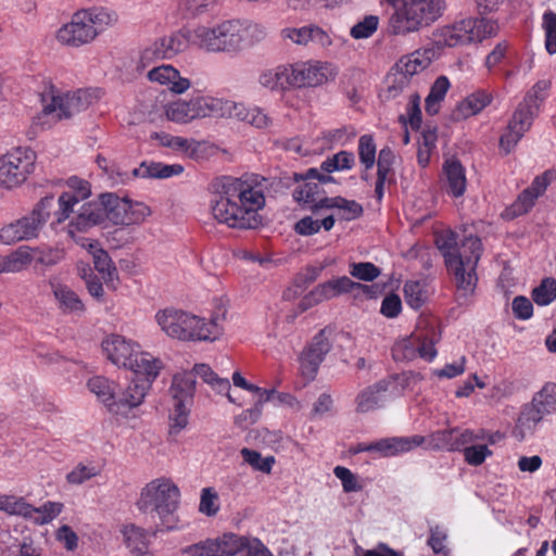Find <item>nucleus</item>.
I'll list each match as a JSON object with an SVG mask.
<instances>
[{
  "mask_svg": "<svg viewBox=\"0 0 556 556\" xmlns=\"http://www.w3.org/2000/svg\"><path fill=\"white\" fill-rule=\"evenodd\" d=\"M266 182V178L256 174L225 177L218 198L211 204L213 217L230 228H257L261 224L258 211L265 206Z\"/></svg>",
  "mask_w": 556,
  "mask_h": 556,
  "instance_id": "1",
  "label": "nucleus"
},
{
  "mask_svg": "<svg viewBox=\"0 0 556 556\" xmlns=\"http://www.w3.org/2000/svg\"><path fill=\"white\" fill-rule=\"evenodd\" d=\"M437 247L444 257L447 271L454 276L458 291L471 294L477 286V265L482 254V242L478 237L469 236L457 244L452 231L438 236Z\"/></svg>",
  "mask_w": 556,
  "mask_h": 556,
  "instance_id": "2",
  "label": "nucleus"
},
{
  "mask_svg": "<svg viewBox=\"0 0 556 556\" xmlns=\"http://www.w3.org/2000/svg\"><path fill=\"white\" fill-rule=\"evenodd\" d=\"M155 321L169 338L184 342L214 341L223 333L225 312L210 319L191 312L167 307L156 312Z\"/></svg>",
  "mask_w": 556,
  "mask_h": 556,
  "instance_id": "3",
  "label": "nucleus"
},
{
  "mask_svg": "<svg viewBox=\"0 0 556 556\" xmlns=\"http://www.w3.org/2000/svg\"><path fill=\"white\" fill-rule=\"evenodd\" d=\"M393 8L389 20L391 34L405 36L435 22L443 13L441 0H387Z\"/></svg>",
  "mask_w": 556,
  "mask_h": 556,
  "instance_id": "4",
  "label": "nucleus"
},
{
  "mask_svg": "<svg viewBox=\"0 0 556 556\" xmlns=\"http://www.w3.org/2000/svg\"><path fill=\"white\" fill-rule=\"evenodd\" d=\"M115 21L116 15L104 8L79 10L60 27L56 39L62 45L78 48L93 41Z\"/></svg>",
  "mask_w": 556,
  "mask_h": 556,
  "instance_id": "5",
  "label": "nucleus"
},
{
  "mask_svg": "<svg viewBox=\"0 0 556 556\" xmlns=\"http://www.w3.org/2000/svg\"><path fill=\"white\" fill-rule=\"evenodd\" d=\"M251 29L263 34L257 25L238 20L224 21L213 27L199 25L192 28L193 46L207 52H236Z\"/></svg>",
  "mask_w": 556,
  "mask_h": 556,
  "instance_id": "6",
  "label": "nucleus"
},
{
  "mask_svg": "<svg viewBox=\"0 0 556 556\" xmlns=\"http://www.w3.org/2000/svg\"><path fill=\"white\" fill-rule=\"evenodd\" d=\"M102 349L113 364L130 369L135 376L157 377L162 368L159 358L140 351L139 344L119 334H112L103 340Z\"/></svg>",
  "mask_w": 556,
  "mask_h": 556,
  "instance_id": "7",
  "label": "nucleus"
},
{
  "mask_svg": "<svg viewBox=\"0 0 556 556\" xmlns=\"http://www.w3.org/2000/svg\"><path fill=\"white\" fill-rule=\"evenodd\" d=\"M549 87L551 83L548 80L542 79L536 81L518 104L505 132L500 138V148L506 154L515 149L523 135L531 128L539 106L545 100Z\"/></svg>",
  "mask_w": 556,
  "mask_h": 556,
  "instance_id": "8",
  "label": "nucleus"
},
{
  "mask_svg": "<svg viewBox=\"0 0 556 556\" xmlns=\"http://www.w3.org/2000/svg\"><path fill=\"white\" fill-rule=\"evenodd\" d=\"M180 491L169 479L160 478L149 482L140 493L138 509L143 514L155 513L162 526L172 529L174 513L178 508Z\"/></svg>",
  "mask_w": 556,
  "mask_h": 556,
  "instance_id": "9",
  "label": "nucleus"
},
{
  "mask_svg": "<svg viewBox=\"0 0 556 556\" xmlns=\"http://www.w3.org/2000/svg\"><path fill=\"white\" fill-rule=\"evenodd\" d=\"M556 413V383L548 381L533 394L531 401L521 407L515 435L525 439L533 434L538 426L548 416Z\"/></svg>",
  "mask_w": 556,
  "mask_h": 556,
  "instance_id": "10",
  "label": "nucleus"
},
{
  "mask_svg": "<svg viewBox=\"0 0 556 556\" xmlns=\"http://www.w3.org/2000/svg\"><path fill=\"white\" fill-rule=\"evenodd\" d=\"M498 25L495 21L484 17L465 18L452 25L442 27L435 34V42L439 46L457 47L495 36Z\"/></svg>",
  "mask_w": 556,
  "mask_h": 556,
  "instance_id": "11",
  "label": "nucleus"
},
{
  "mask_svg": "<svg viewBox=\"0 0 556 556\" xmlns=\"http://www.w3.org/2000/svg\"><path fill=\"white\" fill-rule=\"evenodd\" d=\"M89 92L84 89L63 93L50 85L40 93L41 113L52 121L70 118L89 106Z\"/></svg>",
  "mask_w": 556,
  "mask_h": 556,
  "instance_id": "12",
  "label": "nucleus"
},
{
  "mask_svg": "<svg viewBox=\"0 0 556 556\" xmlns=\"http://www.w3.org/2000/svg\"><path fill=\"white\" fill-rule=\"evenodd\" d=\"M36 153L30 149L16 148L0 157V186L12 190L22 186L34 173Z\"/></svg>",
  "mask_w": 556,
  "mask_h": 556,
  "instance_id": "13",
  "label": "nucleus"
},
{
  "mask_svg": "<svg viewBox=\"0 0 556 556\" xmlns=\"http://www.w3.org/2000/svg\"><path fill=\"white\" fill-rule=\"evenodd\" d=\"M189 45L193 46L192 28H184L164 36L141 51L137 71L142 72L157 60L173 59L187 50Z\"/></svg>",
  "mask_w": 556,
  "mask_h": 556,
  "instance_id": "14",
  "label": "nucleus"
},
{
  "mask_svg": "<svg viewBox=\"0 0 556 556\" xmlns=\"http://www.w3.org/2000/svg\"><path fill=\"white\" fill-rule=\"evenodd\" d=\"M222 99L198 96L190 100H177L169 103L165 110L169 121L178 124H187L197 118L214 116L222 109Z\"/></svg>",
  "mask_w": 556,
  "mask_h": 556,
  "instance_id": "15",
  "label": "nucleus"
},
{
  "mask_svg": "<svg viewBox=\"0 0 556 556\" xmlns=\"http://www.w3.org/2000/svg\"><path fill=\"white\" fill-rule=\"evenodd\" d=\"M338 72L331 63L316 60L299 61L290 64L291 88H315L334 80Z\"/></svg>",
  "mask_w": 556,
  "mask_h": 556,
  "instance_id": "16",
  "label": "nucleus"
},
{
  "mask_svg": "<svg viewBox=\"0 0 556 556\" xmlns=\"http://www.w3.org/2000/svg\"><path fill=\"white\" fill-rule=\"evenodd\" d=\"M354 290H361L364 294L370 298L376 294L374 286L362 285L359 282L353 281L346 276H342L315 287L301 300L300 307L302 311H306L307 308L324 301L330 300L343 293L353 292Z\"/></svg>",
  "mask_w": 556,
  "mask_h": 556,
  "instance_id": "17",
  "label": "nucleus"
},
{
  "mask_svg": "<svg viewBox=\"0 0 556 556\" xmlns=\"http://www.w3.org/2000/svg\"><path fill=\"white\" fill-rule=\"evenodd\" d=\"M195 381L191 375L175 376L170 392L174 403V410L169 416L170 433H179L188 425L189 409L192 403Z\"/></svg>",
  "mask_w": 556,
  "mask_h": 556,
  "instance_id": "18",
  "label": "nucleus"
},
{
  "mask_svg": "<svg viewBox=\"0 0 556 556\" xmlns=\"http://www.w3.org/2000/svg\"><path fill=\"white\" fill-rule=\"evenodd\" d=\"M155 378L150 375H138L125 389L116 390L115 401L111 403V413L126 416L132 408L141 405Z\"/></svg>",
  "mask_w": 556,
  "mask_h": 556,
  "instance_id": "19",
  "label": "nucleus"
},
{
  "mask_svg": "<svg viewBox=\"0 0 556 556\" xmlns=\"http://www.w3.org/2000/svg\"><path fill=\"white\" fill-rule=\"evenodd\" d=\"M555 180V168L546 169L536 176L531 185L518 194L514 203L506 210V214L515 218L530 212L536 200L545 193L547 187Z\"/></svg>",
  "mask_w": 556,
  "mask_h": 556,
  "instance_id": "20",
  "label": "nucleus"
},
{
  "mask_svg": "<svg viewBox=\"0 0 556 556\" xmlns=\"http://www.w3.org/2000/svg\"><path fill=\"white\" fill-rule=\"evenodd\" d=\"M304 181L299 185L293 191V198L296 202L307 205L313 212L320 208H326L321 205L326 197L323 184L331 180L330 176L321 175L316 168H309L305 176Z\"/></svg>",
  "mask_w": 556,
  "mask_h": 556,
  "instance_id": "21",
  "label": "nucleus"
},
{
  "mask_svg": "<svg viewBox=\"0 0 556 556\" xmlns=\"http://www.w3.org/2000/svg\"><path fill=\"white\" fill-rule=\"evenodd\" d=\"M330 350L331 343L326 336V329H323L313 337L299 357L301 375L309 381L314 380Z\"/></svg>",
  "mask_w": 556,
  "mask_h": 556,
  "instance_id": "22",
  "label": "nucleus"
},
{
  "mask_svg": "<svg viewBox=\"0 0 556 556\" xmlns=\"http://www.w3.org/2000/svg\"><path fill=\"white\" fill-rule=\"evenodd\" d=\"M425 442L422 435L413 437H393L380 439L371 443H358L352 447L354 454L363 452H378L384 457L395 456L401 453H406L415 447L421 445Z\"/></svg>",
  "mask_w": 556,
  "mask_h": 556,
  "instance_id": "23",
  "label": "nucleus"
},
{
  "mask_svg": "<svg viewBox=\"0 0 556 556\" xmlns=\"http://www.w3.org/2000/svg\"><path fill=\"white\" fill-rule=\"evenodd\" d=\"M42 227V219L24 216L13 223L4 225L0 229V242L3 244H14L18 241L36 238Z\"/></svg>",
  "mask_w": 556,
  "mask_h": 556,
  "instance_id": "24",
  "label": "nucleus"
},
{
  "mask_svg": "<svg viewBox=\"0 0 556 556\" xmlns=\"http://www.w3.org/2000/svg\"><path fill=\"white\" fill-rule=\"evenodd\" d=\"M67 185L71 190L63 192L58 201L59 211L56 212V220L59 223L68 218L74 206L87 199L91 193L89 182L76 176L71 177L67 180Z\"/></svg>",
  "mask_w": 556,
  "mask_h": 556,
  "instance_id": "25",
  "label": "nucleus"
},
{
  "mask_svg": "<svg viewBox=\"0 0 556 556\" xmlns=\"http://www.w3.org/2000/svg\"><path fill=\"white\" fill-rule=\"evenodd\" d=\"M147 77L151 83L164 86L176 94L186 92L191 86L190 80L181 77L179 71L169 64L153 67L148 72Z\"/></svg>",
  "mask_w": 556,
  "mask_h": 556,
  "instance_id": "26",
  "label": "nucleus"
},
{
  "mask_svg": "<svg viewBox=\"0 0 556 556\" xmlns=\"http://www.w3.org/2000/svg\"><path fill=\"white\" fill-rule=\"evenodd\" d=\"M393 384H395V378L391 377L379 380L361 391L355 399L357 413L365 414L379 408L384 401V394Z\"/></svg>",
  "mask_w": 556,
  "mask_h": 556,
  "instance_id": "27",
  "label": "nucleus"
},
{
  "mask_svg": "<svg viewBox=\"0 0 556 556\" xmlns=\"http://www.w3.org/2000/svg\"><path fill=\"white\" fill-rule=\"evenodd\" d=\"M105 207L100 199L99 202H88L81 205L76 217L68 225V233L87 231L89 228L105 220Z\"/></svg>",
  "mask_w": 556,
  "mask_h": 556,
  "instance_id": "28",
  "label": "nucleus"
},
{
  "mask_svg": "<svg viewBox=\"0 0 556 556\" xmlns=\"http://www.w3.org/2000/svg\"><path fill=\"white\" fill-rule=\"evenodd\" d=\"M493 100L492 93L478 89L468 94L455 108L453 115L456 119H465L482 112Z\"/></svg>",
  "mask_w": 556,
  "mask_h": 556,
  "instance_id": "29",
  "label": "nucleus"
},
{
  "mask_svg": "<svg viewBox=\"0 0 556 556\" xmlns=\"http://www.w3.org/2000/svg\"><path fill=\"white\" fill-rule=\"evenodd\" d=\"M446 191L454 198L464 195L467 188L466 169L457 159H447L443 164Z\"/></svg>",
  "mask_w": 556,
  "mask_h": 556,
  "instance_id": "30",
  "label": "nucleus"
},
{
  "mask_svg": "<svg viewBox=\"0 0 556 556\" xmlns=\"http://www.w3.org/2000/svg\"><path fill=\"white\" fill-rule=\"evenodd\" d=\"M258 83L271 91H289L291 88L290 64H280L263 71Z\"/></svg>",
  "mask_w": 556,
  "mask_h": 556,
  "instance_id": "31",
  "label": "nucleus"
},
{
  "mask_svg": "<svg viewBox=\"0 0 556 556\" xmlns=\"http://www.w3.org/2000/svg\"><path fill=\"white\" fill-rule=\"evenodd\" d=\"M58 307L64 314L83 313L85 305L78 294L68 286L59 282H50Z\"/></svg>",
  "mask_w": 556,
  "mask_h": 556,
  "instance_id": "32",
  "label": "nucleus"
},
{
  "mask_svg": "<svg viewBox=\"0 0 556 556\" xmlns=\"http://www.w3.org/2000/svg\"><path fill=\"white\" fill-rule=\"evenodd\" d=\"M88 252L92 255L94 268L104 282H112L117 275V270L109 253L100 247L97 240L88 241Z\"/></svg>",
  "mask_w": 556,
  "mask_h": 556,
  "instance_id": "33",
  "label": "nucleus"
},
{
  "mask_svg": "<svg viewBox=\"0 0 556 556\" xmlns=\"http://www.w3.org/2000/svg\"><path fill=\"white\" fill-rule=\"evenodd\" d=\"M431 63V59L427 55V51L421 52L419 50L402 56L393 66L400 73H403L410 81L413 77L424 70H426Z\"/></svg>",
  "mask_w": 556,
  "mask_h": 556,
  "instance_id": "34",
  "label": "nucleus"
},
{
  "mask_svg": "<svg viewBox=\"0 0 556 556\" xmlns=\"http://www.w3.org/2000/svg\"><path fill=\"white\" fill-rule=\"evenodd\" d=\"M100 199L105 207V218L114 225H124L130 200L118 198L113 193L101 194Z\"/></svg>",
  "mask_w": 556,
  "mask_h": 556,
  "instance_id": "35",
  "label": "nucleus"
},
{
  "mask_svg": "<svg viewBox=\"0 0 556 556\" xmlns=\"http://www.w3.org/2000/svg\"><path fill=\"white\" fill-rule=\"evenodd\" d=\"M184 172V167L179 164H163V163H142L140 167L131 170L132 178L136 177H151V178H169L178 176Z\"/></svg>",
  "mask_w": 556,
  "mask_h": 556,
  "instance_id": "36",
  "label": "nucleus"
},
{
  "mask_svg": "<svg viewBox=\"0 0 556 556\" xmlns=\"http://www.w3.org/2000/svg\"><path fill=\"white\" fill-rule=\"evenodd\" d=\"M451 88L450 79L441 75L439 76L430 87V91L425 100V110L429 115H435L441 109V104L444 101L447 91Z\"/></svg>",
  "mask_w": 556,
  "mask_h": 556,
  "instance_id": "37",
  "label": "nucleus"
},
{
  "mask_svg": "<svg viewBox=\"0 0 556 556\" xmlns=\"http://www.w3.org/2000/svg\"><path fill=\"white\" fill-rule=\"evenodd\" d=\"M87 387L111 413V403L115 401L116 384L105 377L96 376L88 380Z\"/></svg>",
  "mask_w": 556,
  "mask_h": 556,
  "instance_id": "38",
  "label": "nucleus"
},
{
  "mask_svg": "<svg viewBox=\"0 0 556 556\" xmlns=\"http://www.w3.org/2000/svg\"><path fill=\"white\" fill-rule=\"evenodd\" d=\"M64 505L60 502L48 501L40 507H34L30 504V510L25 519L30 520L35 525H47L55 519L63 510Z\"/></svg>",
  "mask_w": 556,
  "mask_h": 556,
  "instance_id": "39",
  "label": "nucleus"
},
{
  "mask_svg": "<svg viewBox=\"0 0 556 556\" xmlns=\"http://www.w3.org/2000/svg\"><path fill=\"white\" fill-rule=\"evenodd\" d=\"M321 205L326 206V208L340 210L342 212L341 218L348 222L361 217L364 213L363 206L358 202L342 197L325 199Z\"/></svg>",
  "mask_w": 556,
  "mask_h": 556,
  "instance_id": "40",
  "label": "nucleus"
},
{
  "mask_svg": "<svg viewBox=\"0 0 556 556\" xmlns=\"http://www.w3.org/2000/svg\"><path fill=\"white\" fill-rule=\"evenodd\" d=\"M124 538L127 547L139 555H143L148 551L149 535L148 532L135 525H128L124 528Z\"/></svg>",
  "mask_w": 556,
  "mask_h": 556,
  "instance_id": "41",
  "label": "nucleus"
},
{
  "mask_svg": "<svg viewBox=\"0 0 556 556\" xmlns=\"http://www.w3.org/2000/svg\"><path fill=\"white\" fill-rule=\"evenodd\" d=\"M403 291L407 305L414 309L420 308L428 300V288L425 281L407 280Z\"/></svg>",
  "mask_w": 556,
  "mask_h": 556,
  "instance_id": "42",
  "label": "nucleus"
},
{
  "mask_svg": "<svg viewBox=\"0 0 556 556\" xmlns=\"http://www.w3.org/2000/svg\"><path fill=\"white\" fill-rule=\"evenodd\" d=\"M33 262V255L28 247H20L11 254L2 258L1 269L5 273H20Z\"/></svg>",
  "mask_w": 556,
  "mask_h": 556,
  "instance_id": "43",
  "label": "nucleus"
},
{
  "mask_svg": "<svg viewBox=\"0 0 556 556\" xmlns=\"http://www.w3.org/2000/svg\"><path fill=\"white\" fill-rule=\"evenodd\" d=\"M410 83L412 81L403 73H400L397 70L392 67L386 77L387 87L383 91L384 99L386 100L395 99L406 88L409 87Z\"/></svg>",
  "mask_w": 556,
  "mask_h": 556,
  "instance_id": "44",
  "label": "nucleus"
},
{
  "mask_svg": "<svg viewBox=\"0 0 556 556\" xmlns=\"http://www.w3.org/2000/svg\"><path fill=\"white\" fill-rule=\"evenodd\" d=\"M240 454L245 464L251 466L254 470L264 473H270L273 466L275 465L276 462L274 456L263 457L260 452L251 450L249 447H243L240 451Z\"/></svg>",
  "mask_w": 556,
  "mask_h": 556,
  "instance_id": "45",
  "label": "nucleus"
},
{
  "mask_svg": "<svg viewBox=\"0 0 556 556\" xmlns=\"http://www.w3.org/2000/svg\"><path fill=\"white\" fill-rule=\"evenodd\" d=\"M0 510L10 516L26 518L30 510V504L22 496L0 494Z\"/></svg>",
  "mask_w": 556,
  "mask_h": 556,
  "instance_id": "46",
  "label": "nucleus"
},
{
  "mask_svg": "<svg viewBox=\"0 0 556 556\" xmlns=\"http://www.w3.org/2000/svg\"><path fill=\"white\" fill-rule=\"evenodd\" d=\"M532 300L540 306L551 304L556 299V279L544 278L541 283L532 290Z\"/></svg>",
  "mask_w": 556,
  "mask_h": 556,
  "instance_id": "47",
  "label": "nucleus"
},
{
  "mask_svg": "<svg viewBox=\"0 0 556 556\" xmlns=\"http://www.w3.org/2000/svg\"><path fill=\"white\" fill-rule=\"evenodd\" d=\"M542 28L544 30V45L548 54L556 53V13L547 10L542 17Z\"/></svg>",
  "mask_w": 556,
  "mask_h": 556,
  "instance_id": "48",
  "label": "nucleus"
},
{
  "mask_svg": "<svg viewBox=\"0 0 556 556\" xmlns=\"http://www.w3.org/2000/svg\"><path fill=\"white\" fill-rule=\"evenodd\" d=\"M486 438L485 430L479 429L478 431H473L470 429H459L455 428L454 430V446L453 451H463L466 447H469L470 444L477 441H483Z\"/></svg>",
  "mask_w": 556,
  "mask_h": 556,
  "instance_id": "49",
  "label": "nucleus"
},
{
  "mask_svg": "<svg viewBox=\"0 0 556 556\" xmlns=\"http://www.w3.org/2000/svg\"><path fill=\"white\" fill-rule=\"evenodd\" d=\"M359 162L364 165L365 169L372 168L376 162V143L372 136L363 135L358 139L357 147Z\"/></svg>",
  "mask_w": 556,
  "mask_h": 556,
  "instance_id": "50",
  "label": "nucleus"
},
{
  "mask_svg": "<svg viewBox=\"0 0 556 556\" xmlns=\"http://www.w3.org/2000/svg\"><path fill=\"white\" fill-rule=\"evenodd\" d=\"M378 26L379 17L377 15H366L351 28L350 35L354 39H367L377 31Z\"/></svg>",
  "mask_w": 556,
  "mask_h": 556,
  "instance_id": "51",
  "label": "nucleus"
},
{
  "mask_svg": "<svg viewBox=\"0 0 556 556\" xmlns=\"http://www.w3.org/2000/svg\"><path fill=\"white\" fill-rule=\"evenodd\" d=\"M446 542L447 533L442 527L434 526L430 528L427 544L430 546L434 554L447 556L450 554V549L446 545Z\"/></svg>",
  "mask_w": 556,
  "mask_h": 556,
  "instance_id": "52",
  "label": "nucleus"
},
{
  "mask_svg": "<svg viewBox=\"0 0 556 556\" xmlns=\"http://www.w3.org/2000/svg\"><path fill=\"white\" fill-rule=\"evenodd\" d=\"M313 45L319 48H328L332 45L330 34L316 24L306 25V46Z\"/></svg>",
  "mask_w": 556,
  "mask_h": 556,
  "instance_id": "53",
  "label": "nucleus"
},
{
  "mask_svg": "<svg viewBox=\"0 0 556 556\" xmlns=\"http://www.w3.org/2000/svg\"><path fill=\"white\" fill-rule=\"evenodd\" d=\"M244 539L236 534L229 533L224 534L222 538L215 539L219 545L218 549L220 553L217 556H231L243 549Z\"/></svg>",
  "mask_w": 556,
  "mask_h": 556,
  "instance_id": "54",
  "label": "nucleus"
},
{
  "mask_svg": "<svg viewBox=\"0 0 556 556\" xmlns=\"http://www.w3.org/2000/svg\"><path fill=\"white\" fill-rule=\"evenodd\" d=\"M380 273V268L370 262L352 263L350 265L351 276L358 280L374 281Z\"/></svg>",
  "mask_w": 556,
  "mask_h": 556,
  "instance_id": "55",
  "label": "nucleus"
},
{
  "mask_svg": "<svg viewBox=\"0 0 556 556\" xmlns=\"http://www.w3.org/2000/svg\"><path fill=\"white\" fill-rule=\"evenodd\" d=\"M200 513L212 517L215 516L219 510L218 504V494L213 488H204L201 491L200 504H199Z\"/></svg>",
  "mask_w": 556,
  "mask_h": 556,
  "instance_id": "56",
  "label": "nucleus"
},
{
  "mask_svg": "<svg viewBox=\"0 0 556 556\" xmlns=\"http://www.w3.org/2000/svg\"><path fill=\"white\" fill-rule=\"evenodd\" d=\"M219 545L216 540L207 539L199 543L189 545L182 549V554L189 556H217Z\"/></svg>",
  "mask_w": 556,
  "mask_h": 556,
  "instance_id": "57",
  "label": "nucleus"
},
{
  "mask_svg": "<svg viewBox=\"0 0 556 556\" xmlns=\"http://www.w3.org/2000/svg\"><path fill=\"white\" fill-rule=\"evenodd\" d=\"M334 476L341 481L343 491L345 493L357 492L362 490L357 477L346 467L336 466L333 469Z\"/></svg>",
  "mask_w": 556,
  "mask_h": 556,
  "instance_id": "58",
  "label": "nucleus"
},
{
  "mask_svg": "<svg viewBox=\"0 0 556 556\" xmlns=\"http://www.w3.org/2000/svg\"><path fill=\"white\" fill-rule=\"evenodd\" d=\"M491 455L492 451L484 444H473L464 450L465 460L471 466H480Z\"/></svg>",
  "mask_w": 556,
  "mask_h": 556,
  "instance_id": "59",
  "label": "nucleus"
},
{
  "mask_svg": "<svg viewBox=\"0 0 556 556\" xmlns=\"http://www.w3.org/2000/svg\"><path fill=\"white\" fill-rule=\"evenodd\" d=\"M97 164L102 168L115 184H126L131 176V172H122L114 164H111L108 159L102 155L97 156Z\"/></svg>",
  "mask_w": 556,
  "mask_h": 556,
  "instance_id": "60",
  "label": "nucleus"
},
{
  "mask_svg": "<svg viewBox=\"0 0 556 556\" xmlns=\"http://www.w3.org/2000/svg\"><path fill=\"white\" fill-rule=\"evenodd\" d=\"M455 428L439 430L430 434V444L437 450L453 451Z\"/></svg>",
  "mask_w": 556,
  "mask_h": 556,
  "instance_id": "61",
  "label": "nucleus"
},
{
  "mask_svg": "<svg viewBox=\"0 0 556 556\" xmlns=\"http://www.w3.org/2000/svg\"><path fill=\"white\" fill-rule=\"evenodd\" d=\"M98 473L99 471L96 467L86 466L80 463L66 475V480L70 484H81Z\"/></svg>",
  "mask_w": 556,
  "mask_h": 556,
  "instance_id": "62",
  "label": "nucleus"
},
{
  "mask_svg": "<svg viewBox=\"0 0 556 556\" xmlns=\"http://www.w3.org/2000/svg\"><path fill=\"white\" fill-rule=\"evenodd\" d=\"M124 225H135L142 223L151 214L148 205L142 202L130 201V207L126 212Z\"/></svg>",
  "mask_w": 556,
  "mask_h": 556,
  "instance_id": "63",
  "label": "nucleus"
},
{
  "mask_svg": "<svg viewBox=\"0 0 556 556\" xmlns=\"http://www.w3.org/2000/svg\"><path fill=\"white\" fill-rule=\"evenodd\" d=\"M222 103V110L218 113H216L215 116H224L228 114L230 117H236L242 122L247 119L250 108L245 106L243 103H237L223 99Z\"/></svg>",
  "mask_w": 556,
  "mask_h": 556,
  "instance_id": "64",
  "label": "nucleus"
}]
</instances>
